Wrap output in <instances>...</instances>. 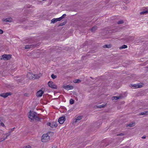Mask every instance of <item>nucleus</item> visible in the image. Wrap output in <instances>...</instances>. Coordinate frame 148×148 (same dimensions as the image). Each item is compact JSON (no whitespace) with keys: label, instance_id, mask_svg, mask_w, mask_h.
<instances>
[{"label":"nucleus","instance_id":"27","mask_svg":"<svg viewBox=\"0 0 148 148\" xmlns=\"http://www.w3.org/2000/svg\"><path fill=\"white\" fill-rule=\"evenodd\" d=\"M117 30H118V29L117 28H116V27H114V29H112L111 30V31H112V32H117Z\"/></svg>","mask_w":148,"mask_h":148},{"label":"nucleus","instance_id":"35","mask_svg":"<svg viewBox=\"0 0 148 148\" xmlns=\"http://www.w3.org/2000/svg\"><path fill=\"white\" fill-rule=\"evenodd\" d=\"M124 135V134L123 133H120L118 134L117 136H123Z\"/></svg>","mask_w":148,"mask_h":148},{"label":"nucleus","instance_id":"32","mask_svg":"<svg viewBox=\"0 0 148 148\" xmlns=\"http://www.w3.org/2000/svg\"><path fill=\"white\" fill-rule=\"evenodd\" d=\"M23 148H31V147L29 145H27L26 146L24 147Z\"/></svg>","mask_w":148,"mask_h":148},{"label":"nucleus","instance_id":"21","mask_svg":"<svg viewBox=\"0 0 148 148\" xmlns=\"http://www.w3.org/2000/svg\"><path fill=\"white\" fill-rule=\"evenodd\" d=\"M66 22H67V21H65L59 24V26H61L64 25H65V24H66Z\"/></svg>","mask_w":148,"mask_h":148},{"label":"nucleus","instance_id":"6","mask_svg":"<svg viewBox=\"0 0 148 148\" xmlns=\"http://www.w3.org/2000/svg\"><path fill=\"white\" fill-rule=\"evenodd\" d=\"M47 125L48 126H49L51 128H53L54 127H56L57 126V124L56 122H53L52 123H47Z\"/></svg>","mask_w":148,"mask_h":148},{"label":"nucleus","instance_id":"40","mask_svg":"<svg viewBox=\"0 0 148 148\" xmlns=\"http://www.w3.org/2000/svg\"><path fill=\"white\" fill-rule=\"evenodd\" d=\"M90 78H91L92 79H93V78L92 77H90Z\"/></svg>","mask_w":148,"mask_h":148},{"label":"nucleus","instance_id":"16","mask_svg":"<svg viewBox=\"0 0 148 148\" xmlns=\"http://www.w3.org/2000/svg\"><path fill=\"white\" fill-rule=\"evenodd\" d=\"M97 29V27L96 26H94L91 29V30L92 32H95Z\"/></svg>","mask_w":148,"mask_h":148},{"label":"nucleus","instance_id":"4","mask_svg":"<svg viewBox=\"0 0 148 148\" xmlns=\"http://www.w3.org/2000/svg\"><path fill=\"white\" fill-rule=\"evenodd\" d=\"M11 58V55L8 54H4L2 56V58L0 59L1 60H9Z\"/></svg>","mask_w":148,"mask_h":148},{"label":"nucleus","instance_id":"26","mask_svg":"<svg viewBox=\"0 0 148 148\" xmlns=\"http://www.w3.org/2000/svg\"><path fill=\"white\" fill-rule=\"evenodd\" d=\"M74 101L73 99H71L69 101L70 104H73L74 103Z\"/></svg>","mask_w":148,"mask_h":148},{"label":"nucleus","instance_id":"3","mask_svg":"<svg viewBox=\"0 0 148 148\" xmlns=\"http://www.w3.org/2000/svg\"><path fill=\"white\" fill-rule=\"evenodd\" d=\"M49 136L47 134H43L42 137L41 141L43 142H46L49 140Z\"/></svg>","mask_w":148,"mask_h":148},{"label":"nucleus","instance_id":"39","mask_svg":"<svg viewBox=\"0 0 148 148\" xmlns=\"http://www.w3.org/2000/svg\"><path fill=\"white\" fill-rule=\"evenodd\" d=\"M22 80H20V79H18V82H20Z\"/></svg>","mask_w":148,"mask_h":148},{"label":"nucleus","instance_id":"38","mask_svg":"<svg viewBox=\"0 0 148 148\" xmlns=\"http://www.w3.org/2000/svg\"><path fill=\"white\" fill-rule=\"evenodd\" d=\"M52 148H57V147L55 146H53L52 147Z\"/></svg>","mask_w":148,"mask_h":148},{"label":"nucleus","instance_id":"1","mask_svg":"<svg viewBox=\"0 0 148 148\" xmlns=\"http://www.w3.org/2000/svg\"><path fill=\"white\" fill-rule=\"evenodd\" d=\"M37 114L36 112L30 110L28 113V117L31 120H35L37 121H40L41 119L38 117Z\"/></svg>","mask_w":148,"mask_h":148},{"label":"nucleus","instance_id":"41","mask_svg":"<svg viewBox=\"0 0 148 148\" xmlns=\"http://www.w3.org/2000/svg\"><path fill=\"white\" fill-rule=\"evenodd\" d=\"M1 139V140L0 141V142H1V141H2V140H3V139H2V138Z\"/></svg>","mask_w":148,"mask_h":148},{"label":"nucleus","instance_id":"33","mask_svg":"<svg viewBox=\"0 0 148 148\" xmlns=\"http://www.w3.org/2000/svg\"><path fill=\"white\" fill-rule=\"evenodd\" d=\"M0 125L2 126L3 127H5V125L3 123H0Z\"/></svg>","mask_w":148,"mask_h":148},{"label":"nucleus","instance_id":"9","mask_svg":"<svg viewBox=\"0 0 148 148\" xmlns=\"http://www.w3.org/2000/svg\"><path fill=\"white\" fill-rule=\"evenodd\" d=\"M44 93L42 90H39L36 93V96L38 97H41Z\"/></svg>","mask_w":148,"mask_h":148},{"label":"nucleus","instance_id":"5","mask_svg":"<svg viewBox=\"0 0 148 148\" xmlns=\"http://www.w3.org/2000/svg\"><path fill=\"white\" fill-rule=\"evenodd\" d=\"M48 85L49 87L52 88L54 89H57V86L52 81H49L48 83Z\"/></svg>","mask_w":148,"mask_h":148},{"label":"nucleus","instance_id":"23","mask_svg":"<svg viewBox=\"0 0 148 148\" xmlns=\"http://www.w3.org/2000/svg\"><path fill=\"white\" fill-rule=\"evenodd\" d=\"M5 134L6 135V137L5 138H2V139H3V140H5V139H6V138H8V137L10 135V133H7L6 134Z\"/></svg>","mask_w":148,"mask_h":148},{"label":"nucleus","instance_id":"30","mask_svg":"<svg viewBox=\"0 0 148 148\" xmlns=\"http://www.w3.org/2000/svg\"><path fill=\"white\" fill-rule=\"evenodd\" d=\"M51 78L53 79H55L57 77V76L56 75H55L53 74H52L51 75Z\"/></svg>","mask_w":148,"mask_h":148},{"label":"nucleus","instance_id":"42","mask_svg":"<svg viewBox=\"0 0 148 148\" xmlns=\"http://www.w3.org/2000/svg\"><path fill=\"white\" fill-rule=\"evenodd\" d=\"M1 139V140L0 141V142H1V141H2V140H3V139H2V138Z\"/></svg>","mask_w":148,"mask_h":148},{"label":"nucleus","instance_id":"7","mask_svg":"<svg viewBox=\"0 0 148 148\" xmlns=\"http://www.w3.org/2000/svg\"><path fill=\"white\" fill-rule=\"evenodd\" d=\"M11 95V93L10 92H6V93H1L0 95V96L4 97L6 98L8 96Z\"/></svg>","mask_w":148,"mask_h":148},{"label":"nucleus","instance_id":"17","mask_svg":"<svg viewBox=\"0 0 148 148\" xmlns=\"http://www.w3.org/2000/svg\"><path fill=\"white\" fill-rule=\"evenodd\" d=\"M148 13V10H145V11H142V12H141L140 13V15L142 14H147Z\"/></svg>","mask_w":148,"mask_h":148},{"label":"nucleus","instance_id":"13","mask_svg":"<svg viewBox=\"0 0 148 148\" xmlns=\"http://www.w3.org/2000/svg\"><path fill=\"white\" fill-rule=\"evenodd\" d=\"M135 124V122H132L130 123L127 124L126 125L127 127H132L134 126Z\"/></svg>","mask_w":148,"mask_h":148},{"label":"nucleus","instance_id":"12","mask_svg":"<svg viewBox=\"0 0 148 148\" xmlns=\"http://www.w3.org/2000/svg\"><path fill=\"white\" fill-rule=\"evenodd\" d=\"M82 116H78L75 119H74L73 121V122L76 123L77 122V121L80 120L82 118Z\"/></svg>","mask_w":148,"mask_h":148},{"label":"nucleus","instance_id":"14","mask_svg":"<svg viewBox=\"0 0 148 148\" xmlns=\"http://www.w3.org/2000/svg\"><path fill=\"white\" fill-rule=\"evenodd\" d=\"M12 19L11 18H8L3 19V21H4L11 22L12 21Z\"/></svg>","mask_w":148,"mask_h":148},{"label":"nucleus","instance_id":"11","mask_svg":"<svg viewBox=\"0 0 148 148\" xmlns=\"http://www.w3.org/2000/svg\"><path fill=\"white\" fill-rule=\"evenodd\" d=\"M61 20L60 18H54L52 19L51 20V23H54L58 21H60Z\"/></svg>","mask_w":148,"mask_h":148},{"label":"nucleus","instance_id":"8","mask_svg":"<svg viewBox=\"0 0 148 148\" xmlns=\"http://www.w3.org/2000/svg\"><path fill=\"white\" fill-rule=\"evenodd\" d=\"M65 116H62L60 117L59 119L58 122L60 124H63L65 120Z\"/></svg>","mask_w":148,"mask_h":148},{"label":"nucleus","instance_id":"10","mask_svg":"<svg viewBox=\"0 0 148 148\" xmlns=\"http://www.w3.org/2000/svg\"><path fill=\"white\" fill-rule=\"evenodd\" d=\"M63 87L66 90L72 89L73 88V87L72 86L68 85L66 86L63 85Z\"/></svg>","mask_w":148,"mask_h":148},{"label":"nucleus","instance_id":"15","mask_svg":"<svg viewBox=\"0 0 148 148\" xmlns=\"http://www.w3.org/2000/svg\"><path fill=\"white\" fill-rule=\"evenodd\" d=\"M112 45L110 44L105 45L103 47L104 48H110L111 47Z\"/></svg>","mask_w":148,"mask_h":148},{"label":"nucleus","instance_id":"25","mask_svg":"<svg viewBox=\"0 0 148 148\" xmlns=\"http://www.w3.org/2000/svg\"><path fill=\"white\" fill-rule=\"evenodd\" d=\"M81 82V80L79 79H76L74 80L73 82L75 83H79Z\"/></svg>","mask_w":148,"mask_h":148},{"label":"nucleus","instance_id":"22","mask_svg":"<svg viewBox=\"0 0 148 148\" xmlns=\"http://www.w3.org/2000/svg\"><path fill=\"white\" fill-rule=\"evenodd\" d=\"M132 86L136 88H140V87L139 85L138 84H134L133 86Z\"/></svg>","mask_w":148,"mask_h":148},{"label":"nucleus","instance_id":"18","mask_svg":"<svg viewBox=\"0 0 148 148\" xmlns=\"http://www.w3.org/2000/svg\"><path fill=\"white\" fill-rule=\"evenodd\" d=\"M148 114V111H145L144 112H141L140 113V115H146L147 114Z\"/></svg>","mask_w":148,"mask_h":148},{"label":"nucleus","instance_id":"19","mask_svg":"<svg viewBox=\"0 0 148 148\" xmlns=\"http://www.w3.org/2000/svg\"><path fill=\"white\" fill-rule=\"evenodd\" d=\"M106 105V104H103L102 105L97 106V107L98 108H104V107H105Z\"/></svg>","mask_w":148,"mask_h":148},{"label":"nucleus","instance_id":"29","mask_svg":"<svg viewBox=\"0 0 148 148\" xmlns=\"http://www.w3.org/2000/svg\"><path fill=\"white\" fill-rule=\"evenodd\" d=\"M66 16L65 14H63L61 17H60L61 20L62 19L64 18Z\"/></svg>","mask_w":148,"mask_h":148},{"label":"nucleus","instance_id":"36","mask_svg":"<svg viewBox=\"0 0 148 148\" xmlns=\"http://www.w3.org/2000/svg\"><path fill=\"white\" fill-rule=\"evenodd\" d=\"M3 31L2 29H0V34H3Z\"/></svg>","mask_w":148,"mask_h":148},{"label":"nucleus","instance_id":"34","mask_svg":"<svg viewBox=\"0 0 148 148\" xmlns=\"http://www.w3.org/2000/svg\"><path fill=\"white\" fill-rule=\"evenodd\" d=\"M24 95L25 96H27V97H29V94H28L27 93H25L24 94Z\"/></svg>","mask_w":148,"mask_h":148},{"label":"nucleus","instance_id":"28","mask_svg":"<svg viewBox=\"0 0 148 148\" xmlns=\"http://www.w3.org/2000/svg\"><path fill=\"white\" fill-rule=\"evenodd\" d=\"M120 97L114 96L112 97V99L113 100L114 99L117 100L119 99Z\"/></svg>","mask_w":148,"mask_h":148},{"label":"nucleus","instance_id":"20","mask_svg":"<svg viewBox=\"0 0 148 148\" xmlns=\"http://www.w3.org/2000/svg\"><path fill=\"white\" fill-rule=\"evenodd\" d=\"M127 47V46L125 45H123L119 47L120 49H125Z\"/></svg>","mask_w":148,"mask_h":148},{"label":"nucleus","instance_id":"24","mask_svg":"<svg viewBox=\"0 0 148 148\" xmlns=\"http://www.w3.org/2000/svg\"><path fill=\"white\" fill-rule=\"evenodd\" d=\"M124 21L123 20H121L120 21H118L117 22V23L118 24H122L124 23Z\"/></svg>","mask_w":148,"mask_h":148},{"label":"nucleus","instance_id":"31","mask_svg":"<svg viewBox=\"0 0 148 148\" xmlns=\"http://www.w3.org/2000/svg\"><path fill=\"white\" fill-rule=\"evenodd\" d=\"M34 78L36 79H38L40 77L38 75L36 74L34 75Z\"/></svg>","mask_w":148,"mask_h":148},{"label":"nucleus","instance_id":"37","mask_svg":"<svg viewBox=\"0 0 148 148\" xmlns=\"http://www.w3.org/2000/svg\"><path fill=\"white\" fill-rule=\"evenodd\" d=\"M142 138H143V139H145L146 138V136H143L142 137Z\"/></svg>","mask_w":148,"mask_h":148},{"label":"nucleus","instance_id":"2","mask_svg":"<svg viewBox=\"0 0 148 148\" xmlns=\"http://www.w3.org/2000/svg\"><path fill=\"white\" fill-rule=\"evenodd\" d=\"M32 43L31 42H29V45H26L25 46V49H33L35 47L39 46L40 44V43L38 42V43H34L32 44Z\"/></svg>","mask_w":148,"mask_h":148}]
</instances>
